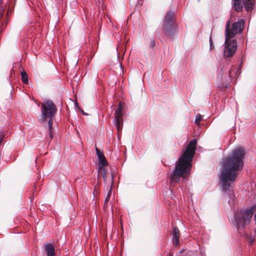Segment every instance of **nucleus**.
<instances>
[{
	"label": "nucleus",
	"mask_w": 256,
	"mask_h": 256,
	"mask_svg": "<svg viewBox=\"0 0 256 256\" xmlns=\"http://www.w3.org/2000/svg\"><path fill=\"white\" fill-rule=\"evenodd\" d=\"M246 150L240 146L234 149L226 158H224L222 169L220 176L222 190L224 192L227 191L230 196L228 203L232 206L234 204V196L231 190V184L234 182L244 166V158Z\"/></svg>",
	"instance_id": "nucleus-1"
},
{
	"label": "nucleus",
	"mask_w": 256,
	"mask_h": 256,
	"mask_svg": "<svg viewBox=\"0 0 256 256\" xmlns=\"http://www.w3.org/2000/svg\"><path fill=\"white\" fill-rule=\"evenodd\" d=\"M196 146V140H190L184 151L182 155L179 158L178 162L176 164L175 168L170 176L172 184L179 182L180 177L186 178L190 172Z\"/></svg>",
	"instance_id": "nucleus-2"
},
{
	"label": "nucleus",
	"mask_w": 256,
	"mask_h": 256,
	"mask_svg": "<svg viewBox=\"0 0 256 256\" xmlns=\"http://www.w3.org/2000/svg\"><path fill=\"white\" fill-rule=\"evenodd\" d=\"M42 122H48L49 136L52 139V129L53 117L56 112L57 108L54 103L51 100H46L41 105Z\"/></svg>",
	"instance_id": "nucleus-3"
},
{
	"label": "nucleus",
	"mask_w": 256,
	"mask_h": 256,
	"mask_svg": "<svg viewBox=\"0 0 256 256\" xmlns=\"http://www.w3.org/2000/svg\"><path fill=\"white\" fill-rule=\"evenodd\" d=\"M254 210H256V204L250 209H242L236 212L233 223L238 230L244 228L249 224Z\"/></svg>",
	"instance_id": "nucleus-4"
},
{
	"label": "nucleus",
	"mask_w": 256,
	"mask_h": 256,
	"mask_svg": "<svg viewBox=\"0 0 256 256\" xmlns=\"http://www.w3.org/2000/svg\"><path fill=\"white\" fill-rule=\"evenodd\" d=\"M174 20V12L172 11L168 12L162 26V32L166 36L170 38H173L174 34L176 32Z\"/></svg>",
	"instance_id": "nucleus-5"
},
{
	"label": "nucleus",
	"mask_w": 256,
	"mask_h": 256,
	"mask_svg": "<svg viewBox=\"0 0 256 256\" xmlns=\"http://www.w3.org/2000/svg\"><path fill=\"white\" fill-rule=\"evenodd\" d=\"M244 24V20H240L234 22L232 26H230V21L226 22L224 34L226 38H232L237 34H240L243 30Z\"/></svg>",
	"instance_id": "nucleus-6"
},
{
	"label": "nucleus",
	"mask_w": 256,
	"mask_h": 256,
	"mask_svg": "<svg viewBox=\"0 0 256 256\" xmlns=\"http://www.w3.org/2000/svg\"><path fill=\"white\" fill-rule=\"evenodd\" d=\"M233 0V6L234 10L238 12L242 10L243 6L248 12L252 11L254 7V0Z\"/></svg>",
	"instance_id": "nucleus-7"
},
{
	"label": "nucleus",
	"mask_w": 256,
	"mask_h": 256,
	"mask_svg": "<svg viewBox=\"0 0 256 256\" xmlns=\"http://www.w3.org/2000/svg\"><path fill=\"white\" fill-rule=\"evenodd\" d=\"M232 38H226V37L224 54L226 58L232 56L236 52L237 44L236 40H231Z\"/></svg>",
	"instance_id": "nucleus-8"
},
{
	"label": "nucleus",
	"mask_w": 256,
	"mask_h": 256,
	"mask_svg": "<svg viewBox=\"0 0 256 256\" xmlns=\"http://www.w3.org/2000/svg\"><path fill=\"white\" fill-rule=\"evenodd\" d=\"M122 108L120 104H119L117 109L114 112V125L116 126L118 134L121 132L122 126H123V114H122Z\"/></svg>",
	"instance_id": "nucleus-9"
},
{
	"label": "nucleus",
	"mask_w": 256,
	"mask_h": 256,
	"mask_svg": "<svg viewBox=\"0 0 256 256\" xmlns=\"http://www.w3.org/2000/svg\"><path fill=\"white\" fill-rule=\"evenodd\" d=\"M98 170L100 172L102 175L104 180L106 183H108L112 186L114 184V174L112 172L108 174L104 166L101 168L98 167Z\"/></svg>",
	"instance_id": "nucleus-10"
},
{
	"label": "nucleus",
	"mask_w": 256,
	"mask_h": 256,
	"mask_svg": "<svg viewBox=\"0 0 256 256\" xmlns=\"http://www.w3.org/2000/svg\"><path fill=\"white\" fill-rule=\"evenodd\" d=\"M96 151L98 158V167L101 168L105 166L108 164V162L102 152H101L98 148H96Z\"/></svg>",
	"instance_id": "nucleus-11"
},
{
	"label": "nucleus",
	"mask_w": 256,
	"mask_h": 256,
	"mask_svg": "<svg viewBox=\"0 0 256 256\" xmlns=\"http://www.w3.org/2000/svg\"><path fill=\"white\" fill-rule=\"evenodd\" d=\"M44 246V250L46 252L48 256H55V250L52 244L50 243H46Z\"/></svg>",
	"instance_id": "nucleus-12"
},
{
	"label": "nucleus",
	"mask_w": 256,
	"mask_h": 256,
	"mask_svg": "<svg viewBox=\"0 0 256 256\" xmlns=\"http://www.w3.org/2000/svg\"><path fill=\"white\" fill-rule=\"evenodd\" d=\"M173 241L174 244L175 245H178L179 244L180 240V231L177 228H173Z\"/></svg>",
	"instance_id": "nucleus-13"
},
{
	"label": "nucleus",
	"mask_w": 256,
	"mask_h": 256,
	"mask_svg": "<svg viewBox=\"0 0 256 256\" xmlns=\"http://www.w3.org/2000/svg\"><path fill=\"white\" fill-rule=\"evenodd\" d=\"M21 76H22V82L25 84H28V76L27 74L24 72H21Z\"/></svg>",
	"instance_id": "nucleus-14"
},
{
	"label": "nucleus",
	"mask_w": 256,
	"mask_h": 256,
	"mask_svg": "<svg viewBox=\"0 0 256 256\" xmlns=\"http://www.w3.org/2000/svg\"><path fill=\"white\" fill-rule=\"evenodd\" d=\"M110 189L109 190L108 192V193L106 195V199H105V202H108L109 200H110V196H111V194H112V186H111V185L110 184Z\"/></svg>",
	"instance_id": "nucleus-15"
},
{
	"label": "nucleus",
	"mask_w": 256,
	"mask_h": 256,
	"mask_svg": "<svg viewBox=\"0 0 256 256\" xmlns=\"http://www.w3.org/2000/svg\"><path fill=\"white\" fill-rule=\"evenodd\" d=\"M202 120V116L200 114H198L196 116V118L195 120V122L196 124L199 125L200 121Z\"/></svg>",
	"instance_id": "nucleus-16"
},
{
	"label": "nucleus",
	"mask_w": 256,
	"mask_h": 256,
	"mask_svg": "<svg viewBox=\"0 0 256 256\" xmlns=\"http://www.w3.org/2000/svg\"><path fill=\"white\" fill-rule=\"evenodd\" d=\"M235 74V72L233 68H231L228 72V75L230 78H232Z\"/></svg>",
	"instance_id": "nucleus-17"
},
{
	"label": "nucleus",
	"mask_w": 256,
	"mask_h": 256,
	"mask_svg": "<svg viewBox=\"0 0 256 256\" xmlns=\"http://www.w3.org/2000/svg\"><path fill=\"white\" fill-rule=\"evenodd\" d=\"M150 44L152 46H155V40H150Z\"/></svg>",
	"instance_id": "nucleus-18"
},
{
	"label": "nucleus",
	"mask_w": 256,
	"mask_h": 256,
	"mask_svg": "<svg viewBox=\"0 0 256 256\" xmlns=\"http://www.w3.org/2000/svg\"><path fill=\"white\" fill-rule=\"evenodd\" d=\"M210 48H212V42L211 38H210Z\"/></svg>",
	"instance_id": "nucleus-19"
},
{
	"label": "nucleus",
	"mask_w": 256,
	"mask_h": 256,
	"mask_svg": "<svg viewBox=\"0 0 256 256\" xmlns=\"http://www.w3.org/2000/svg\"><path fill=\"white\" fill-rule=\"evenodd\" d=\"M254 238H250V242L252 244L254 242Z\"/></svg>",
	"instance_id": "nucleus-20"
},
{
	"label": "nucleus",
	"mask_w": 256,
	"mask_h": 256,
	"mask_svg": "<svg viewBox=\"0 0 256 256\" xmlns=\"http://www.w3.org/2000/svg\"><path fill=\"white\" fill-rule=\"evenodd\" d=\"M2 3V1L0 0V4Z\"/></svg>",
	"instance_id": "nucleus-21"
},
{
	"label": "nucleus",
	"mask_w": 256,
	"mask_h": 256,
	"mask_svg": "<svg viewBox=\"0 0 256 256\" xmlns=\"http://www.w3.org/2000/svg\"><path fill=\"white\" fill-rule=\"evenodd\" d=\"M170 256H172V255H170Z\"/></svg>",
	"instance_id": "nucleus-22"
}]
</instances>
